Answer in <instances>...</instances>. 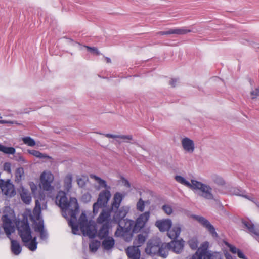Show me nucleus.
<instances>
[{
  "label": "nucleus",
  "mask_w": 259,
  "mask_h": 259,
  "mask_svg": "<svg viewBox=\"0 0 259 259\" xmlns=\"http://www.w3.org/2000/svg\"><path fill=\"white\" fill-rule=\"evenodd\" d=\"M190 218L198 222L209 232L213 237H217L218 236L214 227L206 218L201 215L195 214L190 215Z\"/></svg>",
  "instance_id": "obj_8"
},
{
  "label": "nucleus",
  "mask_w": 259,
  "mask_h": 259,
  "mask_svg": "<svg viewBox=\"0 0 259 259\" xmlns=\"http://www.w3.org/2000/svg\"><path fill=\"white\" fill-rule=\"evenodd\" d=\"M25 179L24 170L22 167L17 168L15 172V181L19 183Z\"/></svg>",
  "instance_id": "obj_27"
},
{
  "label": "nucleus",
  "mask_w": 259,
  "mask_h": 259,
  "mask_svg": "<svg viewBox=\"0 0 259 259\" xmlns=\"http://www.w3.org/2000/svg\"><path fill=\"white\" fill-rule=\"evenodd\" d=\"M18 230L25 245L30 250H35L37 248L36 238L32 237L28 224L24 222L19 223Z\"/></svg>",
  "instance_id": "obj_4"
},
{
  "label": "nucleus",
  "mask_w": 259,
  "mask_h": 259,
  "mask_svg": "<svg viewBox=\"0 0 259 259\" xmlns=\"http://www.w3.org/2000/svg\"><path fill=\"white\" fill-rule=\"evenodd\" d=\"M106 137L108 138H111L114 139L117 142L118 135L111 134H103Z\"/></svg>",
  "instance_id": "obj_49"
},
{
  "label": "nucleus",
  "mask_w": 259,
  "mask_h": 259,
  "mask_svg": "<svg viewBox=\"0 0 259 259\" xmlns=\"http://www.w3.org/2000/svg\"><path fill=\"white\" fill-rule=\"evenodd\" d=\"M182 231V226L180 224H175L167 231V236L171 239H176L179 237Z\"/></svg>",
  "instance_id": "obj_15"
},
{
  "label": "nucleus",
  "mask_w": 259,
  "mask_h": 259,
  "mask_svg": "<svg viewBox=\"0 0 259 259\" xmlns=\"http://www.w3.org/2000/svg\"><path fill=\"white\" fill-rule=\"evenodd\" d=\"M29 186L32 193L33 194V195H35L37 191V185L33 182H30Z\"/></svg>",
  "instance_id": "obj_46"
},
{
  "label": "nucleus",
  "mask_w": 259,
  "mask_h": 259,
  "mask_svg": "<svg viewBox=\"0 0 259 259\" xmlns=\"http://www.w3.org/2000/svg\"><path fill=\"white\" fill-rule=\"evenodd\" d=\"M147 194L151 196V199H150L148 201H154L156 199V195L154 193L152 192L151 191H148L147 192Z\"/></svg>",
  "instance_id": "obj_48"
},
{
  "label": "nucleus",
  "mask_w": 259,
  "mask_h": 259,
  "mask_svg": "<svg viewBox=\"0 0 259 259\" xmlns=\"http://www.w3.org/2000/svg\"><path fill=\"white\" fill-rule=\"evenodd\" d=\"M11 250L15 255L20 254L21 251V247L17 241L11 240Z\"/></svg>",
  "instance_id": "obj_33"
},
{
  "label": "nucleus",
  "mask_w": 259,
  "mask_h": 259,
  "mask_svg": "<svg viewBox=\"0 0 259 259\" xmlns=\"http://www.w3.org/2000/svg\"><path fill=\"white\" fill-rule=\"evenodd\" d=\"M6 123L14 124V123H16V122L11 121H6V120H0V124H6Z\"/></svg>",
  "instance_id": "obj_53"
},
{
  "label": "nucleus",
  "mask_w": 259,
  "mask_h": 259,
  "mask_svg": "<svg viewBox=\"0 0 259 259\" xmlns=\"http://www.w3.org/2000/svg\"><path fill=\"white\" fill-rule=\"evenodd\" d=\"M179 83V80L177 78H171L169 80V84L172 88L177 87Z\"/></svg>",
  "instance_id": "obj_42"
},
{
  "label": "nucleus",
  "mask_w": 259,
  "mask_h": 259,
  "mask_svg": "<svg viewBox=\"0 0 259 259\" xmlns=\"http://www.w3.org/2000/svg\"><path fill=\"white\" fill-rule=\"evenodd\" d=\"M161 209L164 213L167 215H170L172 214L174 212L172 206L168 203L163 204L161 207Z\"/></svg>",
  "instance_id": "obj_34"
},
{
  "label": "nucleus",
  "mask_w": 259,
  "mask_h": 259,
  "mask_svg": "<svg viewBox=\"0 0 259 259\" xmlns=\"http://www.w3.org/2000/svg\"><path fill=\"white\" fill-rule=\"evenodd\" d=\"M111 197V194L109 190H106L101 192L99 195L97 202L95 203V207L99 205L105 207Z\"/></svg>",
  "instance_id": "obj_14"
},
{
  "label": "nucleus",
  "mask_w": 259,
  "mask_h": 259,
  "mask_svg": "<svg viewBox=\"0 0 259 259\" xmlns=\"http://www.w3.org/2000/svg\"><path fill=\"white\" fill-rule=\"evenodd\" d=\"M105 60V61L108 64H110L112 63V61H111V59H110V58L108 57H105L104 56H103Z\"/></svg>",
  "instance_id": "obj_54"
},
{
  "label": "nucleus",
  "mask_w": 259,
  "mask_h": 259,
  "mask_svg": "<svg viewBox=\"0 0 259 259\" xmlns=\"http://www.w3.org/2000/svg\"><path fill=\"white\" fill-rule=\"evenodd\" d=\"M126 252L130 258H138L140 257V251L138 247H129Z\"/></svg>",
  "instance_id": "obj_25"
},
{
  "label": "nucleus",
  "mask_w": 259,
  "mask_h": 259,
  "mask_svg": "<svg viewBox=\"0 0 259 259\" xmlns=\"http://www.w3.org/2000/svg\"><path fill=\"white\" fill-rule=\"evenodd\" d=\"M72 176L71 174H68L64 179V186L67 190H69L72 186Z\"/></svg>",
  "instance_id": "obj_37"
},
{
  "label": "nucleus",
  "mask_w": 259,
  "mask_h": 259,
  "mask_svg": "<svg viewBox=\"0 0 259 259\" xmlns=\"http://www.w3.org/2000/svg\"><path fill=\"white\" fill-rule=\"evenodd\" d=\"M188 243L192 249H195L198 246V239L196 237H192L189 239Z\"/></svg>",
  "instance_id": "obj_38"
},
{
  "label": "nucleus",
  "mask_w": 259,
  "mask_h": 259,
  "mask_svg": "<svg viewBox=\"0 0 259 259\" xmlns=\"http://www.w3.org/2000/svg\"><path fill=\"white\" fill-rule=\"evenodd\" d=\"M111 227L110 225H108L107 223H104L98 232V237L101 239L108 237L107 236L109 233V229Z\"/></svg>",
  "instance_id": "obj_24"
},
{
  "label": "nucleus",
  "mask_w": 259,
  "mask_h": 259,
  "mask_svg": "<svg viewBox=\"0 0 259 259\" xmlns=\"http://www.w3.org/2000/svg\"><path fill=\"white\" fill-rule=\"evenodd\" d=\"M145 237L142 234H139L138 236V240L139 241V243L141 244L143 243L145 241Z\"/></svg>",
  "instance_id": "obj_50"
},
{
  "label": "nucleus",
  "mask_w": 259,
  "mask_h": 259,
  "mask_svg": "<svg viewBox=\"0 0 259 259\" xmlns=\"http://www.w3.org/2000/svg\"><path fill=\"white\" fill-rule=\"evenodd\" d=\"M90 178L94 180V186L96 190H99L102 188L108 189L109 187L107 186L105 180L94 175H91Z\"/></svg>",
  "instance_id": "obj_17"
},
{
  "label": "nucleus",
  "mask_w": 259,
  "mask_h": 259,
  "mask_svg": "<svg viewBox=\"0 0 259 259\" xmlns=\"http://www.w3.org/2000/svg\"><path fill=\"white\" fill-rule=\"evenodd\" d=\"M3 169L9 174L11 173V164L10 162H5L3 165Z\"/></svg>",
  "instance_id": "obj_44"
},
{
  "label": "nucleus",
  "mask_w": 259,
  "mask_h": 259,
  "mask_svg": "<svg viewBox=\"0 0 259 259\" xmlns=\"http://www.w3.org/2000/svg\"><path fill=\"white\" fill-rule=\"evenodd\" d=\"M63 38H65V39H68V42H69V43H71V42H74V41H73V39H72L71 38H69V37H67V36H64Z\"/></svg>",
  "instance_id": "obj_56"
},
{
  "label": "nucleus",
  "mask_w": 259,
  "mask_h": 259,
  "mask_svg": "<svg viewBox=\"0 0 259 259\" xmlns=\"http://www.w3.org/2000/svg\"><path fill=\"white\" fill-rule=\"evenodd\" d=\"M146 223V213H144L140 215L136 220L135 225L134 227L133 231L134 232H139L144 228Z\"/></svg>",
  "instance_id": "obj_19"
},
{
  "label": "nucleus",
  "mask_w": 259,
  "mask_h": 259,
  "mask_svg": "<svg viewBox=\"0 0 259 259\" xmlns=\"http://www.w3.org/2000/svg\"><path fill=\"white\" fill-rule=\"evenodd\" d=\"M100 245V242L97 241H92L89 245L90 249L92 252H95Z\"/></svg>",
  "instance_id": "obj_39"
},
{
  "label": "nucleus",
  "mask_w": 259,
  "mask_h": 259,
  "mask_svg": "<svg viewBox=\"0 0 259 259\" xmlns=\"http://www.w3.org/2000/svg\"><path fill=\"white\" fill-rule=\"evenodd\" d=\"M75 44H78L80 47V49L83 50V49H87V51L90 52L92 55L94 56H100L103 55L102 53L100 52L97 47H91L87 45H82L80 43L75 42Z\"/></svg>",
  "instance_id": "obj_23"
},
{
  "label": "nucleus",
  "mask_w": 259,
  "mask_h": 259,
  "mask_svg": "<svg viewBox=\"0 0 259 259\" xmlns=\"http://www.w3.org/2000/svg\"><path fill=\"white\" fill-rule=\"evenodd\" d=\"M170 245V249L177 253L182 252L184 246V241L181 239L175 241H172L168 243Z\"/></svg>",
  "instance_id": "obj_18"
},
{
  "label": "nucleus",
  "mask_w": 259,
  "mask_h": 259,
  "mask_svg": "<svg viewBox=\"0 0 259 259\" xmlns=\"http://www.w3.org/2000/svg\"><path fill=\"white\" fill-rule=\"evenodd\" d=\"M3 221L4 229L8 237H9V235L15 230L16 223L14 218L12 214L5 215L3 217Z\"/></svg>",
  "instance_id": "obj_10"
},
{
  "label": "nucleus",
  "mask_w": 259,
  "mask_h": 259,
  "mask_svg": "<svg viewBox=\"0 0 259 259\" xmlns=\"http://www.w3.org/2000/svg\"><path fill=\"white\" fill-rule=\"evenodd\" d=\"M54 180V176L51 171L44 170L40 176V187L46 191H52L54 187L52 185Z\"/></svg>",
  "instance_id": "obj_6"
},
{
  "label": "nucleus",
  "mask_w": 259,
  "mask_h": 259,
  "mask_svg": "<svg viewBox=\"0 0 259 259\" xmlns=\"http://www.w3.org/2000/svg\"><path fill=\"white\" fill-rule=\"evenodd\" d=\"M237 255H238V256L240 258H242V259H245V256L244 255V254L243 253V252L240 250H239L237 253Z\"/></svg>",
  "instance_id": "obj_52"
},
{
  "label": "nucleus",
  "mask_w": 259,
  "mask_h": 259,
  "mask_svg": "<svg viewBox=\"0 0 259 259\" xmlns=\"http://www.w3.org/2000/svg\"><path fill=\"white\" fill-rule=\"evenodd\" d=\"M62 10H63V11H67L66 9H65V8L64 7H63V8H62Z\"/></svg>",
  "instance_id": "obj_58"
},
{
  "label": "nucleus",
  "mask_w": 259,
  "mask_h": 259,
  "mask_svg": "<svg viewBox=\"0 0 259 259\" xmlns=\"http://www.w3.org/2000/svg\"><path fill=\"white\" fill-rule=\"evenodd\" d=\"M259 97V88L254 89L250 91L249 94V97L254 99Z\"/></svg>",
  "instance_id": "obj_41"
},
{
  "label": "nucleus",
  "mask_w": 259,
  "mask_h": 259,
  "mask_svg": "<svg viewBox=\"0 0 259 259\" xmlns=\"http://www.w3.org/2000/svg\"><path fill=\"white\" fill-rule=\"evenodd\" d=\"M87 178L85 177H79L77 179V183L79 187H83L86 183Z\"/></svg>",
  "instance_id": "obj_40"
},
{
  "label": "nucleus",
  "mask_w": 259,
  "mask_h": 259,
  "mask_svg": "<svg viewBox=\"0 0 259 259\" xmlns=\"http://www.w3.org/2000/svg\"><path fill=\"white\" fill-rule=\"evenodd\" d=\"M119 228H117L116 231L115 233V235L116 236H120L123 235V232L124 229L123 227H120V225L118 226Z\"/></svg>",
  "instance_id": "obj_47"
},
{
  "label": "nucleus",
  "mask_w": 259,
  "mask_h": 259,
  "mask_svg": "<svg viewBox=\"0 0 259 259\" xmlns=\"http://www.w3.org/2000/svg\"><path fill=\"white\" fill-rule=\"evenodd\" d=\"M23 142L30 147H34L36 145L38 146V144L36 143L33 139L30 137H25L22 139Z\"/></svg>",
  "instance_id": "obj_35"
},
{
  "label": "nucleus",
  "mask_w": 259,
  "mask_h": 259,
  "mask_svg": "<svg viewBox=\"0 0 259 259\" xmlns=\"http://www.w3.org/2000/svg\"><path fill=\"white\" fill-rule=\"evenodd\" d=\"M160 241L158 238L150 240L147 244V254L155 255L159 251Z\"/></svg>",
  "instance_id": "obj_11"
},
{
  "label": "nucleus",
  "mask_w": 259,
  "mask_h": 259,
  "mask_svg": "<svg viewBox=\"0 0 259 259\" xmlns=\"http://www.w3.org/2000/svg\"><path fill=\"white\" fill-rule=\"evenodd\" d=\"M46 208L47 205L44 200L41 199L36 200L35 207L31 215V220L34 223L35 231L39 233L40 237L42 239H45L47 238V234L44 229V222L40 217V212Z\"/></svg>",
  "instance_id": "obj_3"
},
{
  "label": "nucleus",
  "mask_w": 259,
  "mask_h": 259,
  "mask_svg": "<svg viewBox=\"0 0 259 259\" xmlns=\"http://www.w3.org/2000/svg\"><path fill=\"white\" fill-rule=\"evenodd\" d=\"M144 201H143L142 199H140L137 204V209L140 211H143L144 209Z\"/></svg>",
  "instance_id": "obj_43"
},
{
  "label": "nucleus",
  "mask_w": 259,
  "mask_h": 259,
  "mask_svg": "<svg viewBox=\"0 0 259 259\" xmlns=\"http://www.w3.org/2000/svg\"><path fill=\"white\" fill-rule=\"evenodd\" d=\"M122 183L124 184L125 186H127V187H130V184L126 180L123 179Z\"/></svg>",
  "instance_id": "obj_55"
},
{
  "label": "nucleus",
  "mask_w": 259,
  "mask_h": 259,
  "mask_svg": "<svg viewBox=\"0 0 259 259\" xmlns=\"http://www.w3.org/2000/svg\"><path fill=\"white\" fill-rule=\"evenodd\" d=\"M170 249V245L168 243H162L159 246V251L158 254L163 257H166L168 255V250Z\"/></svg>",
  "instance_id": "obj_28"
},
{
  "label": "nucleus",
  "mask_w": 259,
  "mask_h": 259,
  "mask_svg": "<svg viewBox=\"0 0 259 259\" xmlns=\"http://www.w3.org/2000/svg\"><path fill=\"white\" fill-rule=\"evenodd\" d=\"M27 152L29 154L40 159H51V157L49 155L35 150H28Z\"/></svg>",
  "instance_id": "obj_30"
},
{
  "label": "nucleus",
  "mask_w": 259,
  "mask_h": 259,
  "mask_svg": "<svg viewBox=\"0 0 259 259\" xmlns=\"http://www.w3.org/2000/svg\"><path fill=\"white\" fill-rule=\"evenodd\" d=\"M244 197H245V198H247V199H249V198L247 197V196H245Z\"/></svg>",
  "instance_id": "obj_59"
},
{
  "label": "nucleus",
  "mask_w": 259,
  "mask_h": 259,
  "mask_svg": "<svg viewBox=\"0 0 259 259\" xmlns=\"http://www.w3.org/2000/svg\"><path fill=\"white\" fill-rule=\"evenodd\" d=\"M155 226L160 232H167L172 227V222L170 219H162L157 220L155 223Z\"/></svg>",
  "instance_id": "obj_12"
},
{
  "label": "nucleus",
  "mask_w": 259,
  "mask_h": 259,
  "mask_svg": "<svg viewBox=\"0 0 259 259\" xmlns=\"http://www.w3.org/2000/svg\"><path fill=\"white\" fill-rule=\"evenodd\" d=\"M181 147L186 154H192L196 150V145L193 139L186 136L182 137L180 139Z\"/></svg>",
  "instance_id": "obj_7"
},
{
  "label": "nucleus",
  "mask_w": 259,
  "mask_h": 259,
  "mask_svg": "<svg viewBox=\"0 0 259 259\" xmlns=\"http://www.w3.org/2000/svg\"><path fill=\"white\" fill-rule=\"evenodd\" d=\"M98 221L101 223L105 222L108 225H110L111 227L113 226L112 219L110 218V214L108 211L103 210L98 218Z\"/></svg>",
  "instance_id": "obj_21"
},
{
  "label": "nucleus",
  "mask_w": 259,
  "mask_h": 259,
  "mask_svg": "<svg viewBox=\"0 0 259 259\" xmlns=\"http://www.w3.org/2000/svg\"><path fill=\"white\" fill-rule=\"evenodd\" d=\"M243 223L250 233L259 236V225H254L250 221H243Z\"/></svg>",
  "instance_id": "obj_22"
},
{
  "label": "nucleus",
  "mask_w": 259,
  "mask_h": 259,
  "mask_svg": "<svg viewBox=\"0 0 259 259\" xmlns=\"http://www.w3.org/2000/svg\"><path fill=\"white\" fill-rule=\"evenodd\" d=\"M133 140L132 135H118L117 142L119 144L121 143H131Z\"/></svg>",
  "instance_id": "obj_29"
},
{
  "label": "nucleus",
  "mask_w": 259,
  "mask_h": 259,
  "mask_svg": "<svg viewBox=\"0 0 259 259\" xmlns=\"http://www.w3.org/2000/svg\"><path fill=\"white\" fill-rule=\"evenodd\" d=\"M225 257L226 259H233L232 256L228 253L225 254Z\"/></svg>",
  "instance_id": "obj_57"
},
{
  "label": "nucleus",
  "mask_w": 259,
  "mask_h": 259,
  "mask_svg": "<svg viewBox=\"0 0 259 259\" xmlns=\"http://www.w3.org/2000/svg\"><path fill=\"white\" fill-rule=\"evenodd\" d=\"M113 212L114 213L112 218L113 225L119 223L127 213V210L124 208H121L119 209H114ZM111 212L112 211H111Z\"/></svg>",
  "instance_id": "obj_16"
},
{
  "label": "nucleus",
  "mask_w": 259,
  "mask_h": 259,
  "mask_svg": "<svg viewBox=\"0 0 259 259\" xmlns=\"http://www.w3.org/2000/svg\"><path fill=\"white\" fill-rule=\"evenodd\" d=\"M211 179L212 182L218 185L223 186L225 184V181L224 179L218 174H212L211 176Z\"/></svg>",
  "instance_id": "obj_32"
},
{
  "label": "nucleus",
  "mask_w": 259,
  "mask_h": 259,
  "mask_svg": "<svg viewBox=\"0 0 259 259\" xmlns=\"http://www.w3.org/2000/svg\"><path fill=\"white\" fill-rule=\"evenodd\" d=\"M103 207H104L102 205H99L95 208V203H94L93 205V212H94V213L97 214L98 212L99 209L102 208Z\"/></svg>",
  "instance_id": "obj_51"
},
{
  "label": "nucleus",
  "mask_w": 259,
  "mask_h": 259,
  "mask_svg": "<svg viewBox=\"0 0 259 259\" xmlns=\"http://www.w3.org/2000/svg\"><path fill=\"white\" fill-rule=\"evenodd\" d=\"M175 180L179 183L188 187L193 191L198 192L200 196L208 200L214 199L212 188L208 184L203 183L195 179L190 181L181 176H176Z\"/></svg>",
  "instance_id": "obj_2"
},
{
  "label": "nucleus",
  "mask_w": 259,
  "mask_h": 259,
  "mask_svg": "<svg viewBox=\"0 0 259 259\" xmlns=\"http://www.w3.org/2000/svg\"><path fill=\"white\" fill-rule=\"evenodd\" d=\"M114 245V240L111 237H108L102 242V245L106 250L112 248Z\"/></svg>",
  "instance_id": "obj_31"
},
{
  "label": "nucleus",
  "mask_w": 259,
  "mask_h": 259,
  "mask_svg": "<svg viewBox=\"0 0 259 259\" xmlns=\"http://www.w3.org/2000/svg\"><path fill=\"white\" fill-rule=\"evenodd\" d=\"M0 151L5 154H13L15 153L16 150L13 147H6L0 144Z\"/></svg>",
  "instance_id": "obj_36"
},
{
  "label": "nucleus",
  "mask_w": 259,
  "mask_h": 259,
  "mask_svg": "<svg viewBox=\"0 0 259 259\" xmlns=\"http://www.w3.org/2000/svg\"><path fill=\"white\" fill-rule=\"evenodd\" d=\"M257 206L259 208V204H257Z\"/></svg>",
  "instance_id": "obj_60"
},
{
  "label": "nucleus",
  "mask_w": 259,
  "mask_h": 259,
  "mask_svg": "<svg viewBox=\"0 0 259 259\" xmlns=\"http://www.w3.org/2000/svg\"><path fill=\"white\" fill-rule=\"evenodd\" d=\"M56 203L62 210V215L67 219L68 224L71 227L72 232L74 234L79 233L78 225L83 235L93 238L97 233L95 223L92 221H88L86 214L82 212L78 223H76V214L79 209L77 200L75 198H70L67 200L65 193L63 191L58 192L56 198Z\"/></svg>",
  "instance_id": "obj_1"
},
{
  "label": "nucleus",
  "mask_w": 259,
  "mask_h": 259,
  "mask_svg": "<svg viewBox=\"0 0 259 259\" xmlns=\"http://www.w3.org/2000/svg\"><path fill=\"white\" fill-rule=\"evenodd\" d=\"M208 247V242L202 243L191 259H222V256L220 253L207 251Z\"/></svg>",
  "instance_id": "obj_5"
},
{
  "label": "nucleus",
  "mask_w": 259,
  "mask_h": 259,
  "mask_svg": "<svg viewBox=\"0 0 259 259\" xmlns=\"http://www.w3.org/2000/svg\"><path fill=\"white\" fill-rule=\"evenodd\" d=\"M225 244L229 248L230 251L231 252H232L233 253H234V254L237 253L238 251L239 250V249L237 248L234 246H233L227 242H226Z\"/></svg>",
  "instance_id": "obj_45"
},
{
  "label": "nucleus",
  "mask_w": 259,
  "mask_h": 259,
  "mask_svg": "<svg viewBox=\"0 0 259 259\" xmlns=\"http://www.w3.org/2000/svg\"><path fill=\"white\" fill-rule=\"evenodd\" d=\"M0 188L3 194L9 197L15 195L14 186L10 180H0Z\"/></svg>",
  "instance_id": "obj_9"
},
{
  "label": "nucleus",
  "mask_w": 259,
  "mask_h": 259,
  "mask_svg": "<svg viewBox=\"0 0 259 259\" xmlns=\"http://www.w3.org/2000/svg\"><path fill=\"white\" fill-rule=\"evenodd\" d=\"M20 196L23 202L26 204H29L31 201V197L28 191L24 188H21L20 192Z\"/></svg>",
  "instance_id": "obj_26"
},
{
  "label": "nucleus",
  "mask_w": 259,
  "mask_h": 259,
  "mask_svg": "<svg viewBox=\"0 0 259 259\" xmlns=\"http://www.w3.org/2000/svg\"><path fill=\"white\" fill-rule=\"evenodd\" d=\"M125 196V193L122 192H116L114 195L112 203L111 211H113L114 209H118L120 206V203L122 199Z\"/></svg>",
  "instance_id": "obj_20"
},
{
  "label": "nucleus",
  "mask_w": 259,
  "mask_h": 259,
  "mask_svg": "<svg viewBox=\"0 0 259 259\" xmlns=\"http://www.w3.org/2000/svg\"><path fill=\"white\" fill-rule=\"evenodd\" d=\"M191 32L192 30L191 29H188L186 27H183L180 28H171L166 31H159L158 33L160 35L170 34L184 35Z\"/></svg>",
  "instance_id": "obj_13"
}]
</instances>
